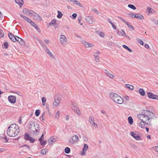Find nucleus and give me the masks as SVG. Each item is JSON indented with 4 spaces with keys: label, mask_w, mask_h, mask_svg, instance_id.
Masks as SVG:
<instances>
[{
    "label": "nucleus",
    "mask_w": 158,
    "mask_h": 158,
    "mask_svg": "<svg viewBox=\"0 0 158 158\" xmlns=\"http://www.w3.org/2000/svg\"><path fill=\"white\" fill-rule=\"evenodd\" d=\"M19 127L15 124L10 125L7 130L8 135L10 137H15L17 135L19 132Z\"/></svg>",
    "instance_id": "f257e3e1"
},
{
    "label": "nucleus",
    "mask_w": 158,
    "mask_h": 158,
    "mask_svg": "<svg viewBox=\"0 0 158 158\" xmlns=\"http://www.w3.org/2000/svg\"><path fill=\"white\" fill-rule=\"evenodd\" d=\"M28 127L31 133L33 134L37 135L40 132L39 126L37 123L31 122L28 125Z\"/></svg>",
    "instance_id": "f03ea898"
},
{
    "label": "nucleus",
    "mask_w": 158,
    "mask_h": 158,
    "mask_svg": "<svg viewBox=\"0 0 158 158\" xmlns=\"http://www.w3.org/2000/svg\"><path fill=\"white\" fill-rule=\"evenodd\" d=\"M110 97L114 102L118 104H122L123 102V98L116 94L111 93L110 94Z\"/></svg>",
    "instance_id": "7ed1b4c3"
},
{
    "label": "nucleus",
    "mask_w": 158,
    "mask_h": 158,
    "mask_svg": "<svg viewBox=\"0 0 158 158\" xmlns=\"http://www.w3.org/2000/svg\"><path fill=\"white\" fill-rule=\"evenodd\" d=\"M144 114H147L148 118V120H150V122H151L152 119L156 117L155 114L147 110H144Z\"/></svg>",
    "instance_id": "20e7f679"
},
{
    "label": "nucleus",
    "mask_w": 158,
    "mask_h": 158,
    "mask_svg": "<svg viewBox=\"0 0 158 158\" xmlns=\"http://www.w3.org/2000/svg\"><path fill=\"white\" fill-rule=\"evenodd\" d=\"M24 138L25 139L29 141L31 143H33L35 141V139L31 137L29 135L26 133L24 135Z\"/></svg>",
    "instance_id": "39448f33"
},
{
    "label": "nucleus",
    "mask_w": 158,
    "mask_h": 158,
    "mask_svg": "<svg viewBox=\"0 0 158 158\" xmlns=\"http://www.w3.org/2000/svg\"><path fill=\"white\" fill-rule=\"evenodd\" d=\"M60 43L63 45H65L66 44L67 39L66 37L64 35H61L60 37Z\"/></svg>",
    "instance_id": "423d86ee"
},
{
    "label": "nucleus",
    "mask_w": 158,
    "mask_h": 158,
    "mask_svg": "<svg viewBox=\"0 0 158 158\" xmlns=\"http://www.w3.org/2000/svg\"><path fill=\"white\" fill-rule=\"evenodd\" d=\"M72 108L74 111V112L76 113L78 115L80 114V112L79 110V108L77 106V104L74 102L72 103Z\"/></svg>",
    "instance_id": "0eeeda50"
},
{
    "label": "nucleus",
    "mask_w": 158,
    "mask_h": 158,
    "mask_svg": "<svg viewBox=\"0 0 158 158\" xmlns=\"http://www.w3.org/2000/svg\"><path fill=\"white\" fill-rule=\"evenodd\" d=\"M82 44L86 48H92L94 46V45L91 43H89L84 40L81 41Z\"/></svg>",
    "instance_id": "6e6552de"
},
{
    "label": "nucleus",
    "mask_w": 158,
    "mask_h": 158,
    "mask_svg": "<svg viewBox=\"0 0 158 158\" xmlns=\"http://www.w3.org/2000/svg\"><path fill=\"white\" fill-rule=\"evenodd\" d=\"M9 101L11 103H15L16 101V97L15 96L10 95L8 97Z\"/></svg>",
    "instance_id": "1a4fd4ad"
},
{
    "label": "nucleus",
    "mask_w": 158,
    "mask_h": 158,
    "mask_svg": "<svg viewBox=\"0 0 158 158\" xmlns=\"http://www.w3.org/2000/svg\"><path fill=\"white\" fill-rule=\"evenodd\" d=\"M131 135L136 140H139L141 139L140 136L137 134L135 132H131Z\"/></svg>",
    "instance_id": "9d476101"
},
{
    "label": "nucleus",
    "mask_w": 158,
    "mask_h": 158,
    "mask_svg": "<svg viewBox=\"0 0 158 158\" xmlns=\"http://www.w3.org/2000/svg\"><path fill=\"white\" fill-rule=\"evenodd\" d=\"M146 124L150 126L152 125V123H146ZM146 125L145 122L143 121H142L141 122H140L139 124V126L140 127H141L143 128H145L146 127Z\"/></svg>",
    "instance_id": "9b49d317"
},
{
    "label": "nucleus",
    "mask_w": 158,
    "mask_h": 158,
    "mask_svg": "<svg viewBox=\"0 0 158 158\" xmlns=\"http://www.w3.org/2000/svg\"><path fill=\"white\" fill-rule=\"evenodd\" d=\"M94 118L92 117H90L89 118V121L90 124L92 125V126H95V127L97 128L98 125L94 123Z\"/></svg>",
    "instance_id": "f8f14e48"
},
{
    "label": "nucleus",
    "mask_w": 158,
    "mask_h": 158,
    "mask_svg": "<svg viewBox=\"0 0 158 158\" xmlns=\"http://www.w3.org/2000/svg\"><path fill=\"white\" fill-rule=\"evenodd\" d=\"M88 146L87 144H84L83 148L81 152L82 155H84L85 154L88 148Z\"/></svg>",
    "instance_id": "ddd939ff"
},
{
    "label": "nucleus",
    "mask_w": 158,
    "mask_h": 158,
    "mask_svg": "<svg viewBox=\"0 0 158 158\" xmlns=\"http://www.w3.org/2000/svg\"><path fill=\"white\" fill-rule=\"evenodd\" d=\"M143 113V119H142V121L144 122H146L147 121H148V122H150V120H148V118L146 114H144V110L143 111V112H142Z\"/></svg>",
    "instance_id": "4468645a"
},
{
    "label": "nucleus",
    "mask_w": 158,
    "mask_h": 158,
    "mask_svg": "<svg viewBox=\"0 0 158 158\" xmlns=\"http://www.w3.org/2000/svg\"><path fill=\"white\" fill-rule=\"evenodd\" d=\"M33 16L34 19L36 20L41 21L42 20V17L36 13H35L34 15H33Z\"/></svg>",
    "instance_id": "2eb2a0df"
},
{
    "label": "nucleus",
    "mask_w": 158,
    "mask_h": 158,
    "mask_svg": "<svg viewBox=\"0 0 158 158\" xmlns=\"http://www.w3.org/2000/svg\"><path fill=\"white\" fill-rule=\"evenodd\" d=\"M85 19L86 21L90 24H92L94 22L93 20V17L91 16L87 17Z\"/></svg>",
    "instance_id": "dca6fc26"
},
{
    "label": "nucleus",
    "mask_w": 158,
    "mask_h": 158,
    "mask_svg": "<svg viewBox=\"0 0 158 158\" xmlns=\"http://www.w3.org/2000/svg\"><path fill=\"white\" fill-rule=\"evenodd\" d=\"M147 95L148 96V97L150 99H156V95H155L153 94L152 93L150 92H147Z\"/></svg>",
    "instance_id": "f3484780"
},
{
    "label": "nucleus",
    "mask_w": 158,
    "mask_h": 158,
    "mask_svg": "<svg viewBox=\"0 0 158 158\" xmlns=\"http://www.w3.org/2000/svg\"><path fill=\"white\" fill-rule=\"evenodd\" d=\"M55 141L56 139L53 138L52 137H51L48 140V144L49 145H51Z\"/></svg>",
    "instance_id": "a211bd4d"
},
{
    "label": "nucleus",
    "mask_w": 158,
    "mask_h": 158,
    "mask_svg": "<svg viewBox=\"0 0 158 158\" xmlns=\"http://www.w3.org/2000/svg\"><path fill=\"white\" fill-rule=\"evenodd\" d=\"M134 18H138L139 19H144V17L143 16L140 14H135Z\"/></svg>",
    "instance_id": "6ab92c4d"
},
{
    "label": "nucleus",
    "mask_w": 158,
    "mask_h": 158,
    "mask_svg": "<svg viewBox=\"0 0 158 158\" xmlns=\"http://www.w3.org/2000/svg\"><path fill=\"white\" fill-rule=\"evenodd\" d=\"M23 12L24 14L29 15H31L33 14L31 12L30 10L26 8L23 9Z\"/></svg>",
    "instance_id": "aec40b11"
},
{
    "label": "nucleus",
    "mask_w": 158,
    "mask_h": 158,
    "mask_svg": "<svg viewBox=\"0 0 158 158\" xmlns=\"http://www.w3.org/2000/svg\"><path fill=\"white\" fill-rule=\"evenodd\" d=\"M15 2L20 7L22 6L24 2L23 0H15Z\"/></svg>",
    "instance_id": "412c9836"
},
{
    "label": "nucleus",
    "mask_w": 158,
    "mask_h": 158,
    "mask_svg": "<svg viewBox=\"0 0 158 158\" xmlns=\"http://www.w3.org/2000/svg\"><path fill=\"white\" fill-rule=\"evenodd\" d=\"M0 137L2 138L4 142H7L8 141V139H7L6 136L5 135H2L0 136Z\"/></svg>",
    "instance_id": "4be33fe9"
},
{
    "label": "nucleus",
    "mask_w": 158,
    "mask_h": 158,
    "mask_svg": "<svg viewBox=\"0 0 158 158\" xmlns=\"http://www.w3.org/2000/svg\"><path fill=\"white\" fill-rule=\"evenodd\" d=\"M46 52L52 58H54V56L52 52L50 51L48 49H45Z\"/></svg>",
    "instance_id": "5701e85b"
},
{
    "label": "nucleus",
    "mask_w": 158,
    "mask_h": 158,
    "mask_svg": "<svg viewBox=\"0 0 158 158\" xmlns=\"http://www.w3.org/2000/svg\"><path fill=\"white\" fill-rule=\"evenodd\" d=\"M139 93L142 96H144L145 95V91L143 89L140 88L139 89Z\"/></svg>",
    "instance_id": "b1692460"
},
{
    "label": "nucleus",
    "mask_w": 158,
    "mask_h": 158,
    "mask_svg": "<svg viewBox=\"0 0 158 158\" xmlns=\"http://www.w3.org/2000/svg\"><path fill=\"white\" fill-rule=\"evenodd\" d=\"M56 20L54 19L52 20L49 23V25L50 26H54L56 24Z\"/></svg>",
    "instance_id": "393cba45"
},
{
    "label": "nucleus",
    "mask_w": 158,
    "mask_h": 158,
    "mask_svg": "<svg viewBox=\"0 0 158 158\" xmlns=\"http://www.w3.org/2000/svg\"><path fill=\"white\" fill-rule=\"evenodd\" d=\"M60 103L59 101L55 100H54V102L53 103V106L54 107H56L59 106V104Z\"/></svg>",
    "instance_id": "a878e982"
},
{
    "label": "nucleus",
    "mask_w": 158,
    "mask_h": 158,
    "mask_svg": "<svg viewBox=\"0 0 158 158\" xmlns=\"http://www.w3.org/2000/svg\"><path fill=\"white\" fill-rule=\"evenodd\" d=\"M39 142H40V143L41 145L42 146L45 145L47 143V141L45 139L40 140V141H39Z\"/></svg>",
    "instance_id": "bb28decb"
},
{
    "label": "nucleus",
    "mask_w": 158,
    "mask_h": 158,
    "mask_svg": "<svg viewBox=\"0 0 158 158\" xmlns=\"http://www.w3.org/2000/svg\"><path fill=\"white\" fill-rule=\"evenodd\" d=\"M128 121L129 123L131 124V125L133 123V119L131 117V116H129L128 117Z\"/></svg>",
    "instance_id": "cd10ccee"
},
{
    "label": "nucleus",
    "mask_w": 158,
    "mask_h": 158,
    "mask_svg": "<svg viewBox=\"0 0 158 158\" xmlns=\"http://www.w3.org/2000/svg\"><path fill=\"white\" fill-rule=\"evenodd\" d=\"M122 46L123 48L127 50L129 52H132V50L128 46H127L126 45L124 44Z\"/></svg>",
    "instance_id": "c85d7f7f"
},
{
    "label": "nucleus",
    "mask_w": 158,
    "mask_h": 158,
    "mask_svg": "<svg viewBox=\"0 0 158 158\" xmlns=\"http://www.w3.org/2000/svg\"><path fill=\"white\" fill-rule=\"evenodd\" d=\"M125 86L128 89H131V90H133L134 89V87L131 85L129 84H126L125 85Z\"/></svg>",
    "instance_id": "c756f323"
},
{
    "label": "nucleus",
    "mask_w": 158,
    "mask_h": 158,
    "mask_svg": "<svg viewBox=\"0 0 158 158\" xmlns=\"http://www.w3.org/2000/svg\"><path fill=\"white\" fill-rule=\"evenodd\" d=\"M70 152V149L68 147H66L64 149V152L67 153L69 154Z\"/></svg>",
    "instance_id": "7c9ffc66"
},
{
    "label": "nucleus",
    "mask_w": 158,
    "mask_h": 158,
    "mask_svg": "<svg viewBox=\"0 0 158 158\" xmlns=\"http://www.w3.org/2000/svg\"><path fill=\"white\" fill-rule=\"evenodd\" d=\"M63 15V14L60 11H58V15L57 16V17L58 18L60 19L62 18V17Z\"/></svg>",
    "instance_id": "2f4dec72"
},
{
    "label": "nucleus",
    "mask_w": 158,
    "mask_h": 158,
    "mask_svg": "<svg viewBox=\"0 0 158 158\" xmlns=\"http://www.w3.org/2000/svg\"><path fill=\"white\" fill-rule=\"evenodd\" d=\"M20 16L21 17H22L23 19H24L27 22V20H29V18L28 17L24 16V15L20 14Z\"/></svg>",
    "instance_id": "473e14b6"
},
{
    "label": "nucleus",
    "mask_w": 158,
    "mask_h": 158,
    "mask_svg": "<svg viewBox=\"0 0 158 158\" xmlns=\"http://www.w3.org/2000/svg\"><path fill=\"white\" fill-rule=\"evenodd\" d=\"M47 149L46 148H44L42 149L41 151V153L43 155H45L46 153V151Z\"/></svg>",
    "instance_id": "72a5a7b5"
},
{
    "label": "nucleus",
    "mask_w": 158,
    "mask_h": 158,
    "mask_svg": "<svg viewBox=\"0 0 158 158\" xmlns=\"http://www.w3.org/2000/svg\"><path fill=\"white\" fill-rule=\"evenodd\" d=\"M128 6L133 10H135L136 9V7L134 5L132 4H128Z\"/></svg>",
    "instance_id": "f704fd0d"
},
{
    "label": "nucleus",
    "mask_w": 158,
    "mask_h": 158,
    "mask_svg": "<svg viewBox=\"0 0 158 158\" xmlns=\"http://www.w3.org/2000/svg\"><path fill=\"white\" fill-rule=\"evenodd\" d=\"M72 137L73 138V140L75 143L78 139V137L77 135H74L72 136Z\"/></svg>",
    "instance_id": "c9c22d12"
},
{
    "label": "nucleus",
    "mask_w": 158,
    "mask_h": 158,
    "mask_svg": "<svg viewBox=\"0 0 158 158\" xmlns=\"http://www.w3.org/2000/svg\"><path fill=\"white\" fill-rule=\"evenodd\" d=\"M143 113L142 114H139L137 115L138 118L142 121V119H143Z\"/></svg>",
    "instance_id": "e433bc0d"
},
{
    "label": "nucleus",
    "mask_w": 158,
    "mask_h": 158,
    "mask_svg": "<svg viewBox=\"0 0 158 158\" xmlns=\"http://www.w3.org/2000/svg\"><path fill=\"white\" fill-rule=\"evenodd\" d=\"M4 36V33L2 29L0 30V37H3Z\"/></svg>",
    "instance_id": "4c0bfd02"
},
{
    "label": "nucleus",
    "mask_w": 158,
    "mask_h": 158,
    "mask_svg": "<svg viewBox=\"0 0 158 158\" xmlns=\"http://www.w3.org/2000/svg\"><path fill=\"white\" fill-rule=\"evenodd\" d=\"M40 114V110H36L35 112V114L36 116H38Z\"/></svg>",
    "instance_id": "58836bf2"
},
{
    "label": "nucleus",
    "mask_w": 158,
    "mask_h": 158,
    "mask_svg": "<svg viewBox=\"0 0 158 158\" xmlns=\"http://www.w3.org/2000/svg\"><path fill=\"white\" fill-rule=\"evenodd\" d=\"M4 48L5 49H7L8 47V44L7 42H4L3 43Z\"/></svg>",
    "instance_id": "ea45409f"
},
{
    "label": "nucleus",
    "mask_w": 158,
    "mask_h": 158,
    "mask_svg": "<svg viewBox=\"0 0 158 158\" xmlns=\"http://www.w3.org/2000/svg\"><path fill=\"white\" fill-rule=\"evenodd\" d=\"M42 105L43 106H44L45 105V103L46 102V99L44 97H43L42 98Z\"/></svg>",
    "instance_id": "a19ab883"
},
{
    "label": "nucleus",
    "mask_w": 158,
    "mask_h": 158,
    "mask_svg": "<svg viewBox=\"0 0 158 158\" xmlns=\"http://www.w3.org/2000/svg\"><path fill=\"white\" fill-rule=\"evenodd\" d=\"M39 32H40V30L39 27L36 24V25H35V26L34 27Z\"/></svg>",
    "instance_id": "79ce46f5"
},
{
    "label": "nucleus",
    "mask_w": 158,
    "mask_h": 158,
    "mask_svg": "<svg viewBox=\"0 0 158 158\" xmlns=\"http://www.w3.org/2000/svg\"><path fill=\"white\" fill-rule=\"evenodd\" d=\"M109 77L110 78L113 79L114 77V76L112 74H111L110 73L108 74V75H106Z\"/></svg>",
    "instance_id": "37998d69"
},
{
    "label": "nucleus",
    "mask_w": 158,
    "mask_h": 158,
    "mask_svg": "<svg viewBox=\"0 0 158 158\" xmlns=\"http://www.w3.org/2000/svg\"><path fill=\"white\" fill-rule=\"evenodd\" d=\"M69 142L70 143L72 144H73L75 143L73 140V138L72 137V138H71L69 139Z\"/></svg>",
    "instance_id": "c03bdc74"
},
{
    "label": "nucleus",
    "mask_w": 158,
    "mask_h": 158,
    "mask_svg": "<svg viewBox=\"0 0 158 158\" xmlns=\"http://www.w3.org/2000/svg\"><path fill=\"white\" fill-rule=\"evenodd\" d=\"M9 38L10 39L14 36V35L11 33H9L8 34Z\"/></svg>",
    "instance_id": "a18cd8bd"
},
{
    "label": "nucleus",
    "mask_w": 158,
    "mask_h": 158,
    "mask_svg": "<svg viewBox=\"0 0 158 158\" xmlns=\"http://www.w3.org/2000/svg\"><path fill=\"white\" fill-rule=\"evenodd\" d=\"M15 36L16 35L14 36L12 38L10 39V40L14 42H15L16 41L17 37Z\"/></svg>",
    "instance_id": "49530a36"
},
{
    "label": "nucleus",
    "mask_w": 158,
    "mask_h": 158,
    "mask_svg": "<svg viewBox=\"0 0 158 158\" xmlns=\"http://www.w3.org/2000/svg\"><path fill=\"white\" fill-rule=\"evenodd\" d=\"M77 16V14L75 13H74L72 14L71 16V18L73 19H75Z\"/></svg>",
    "instance_id": "de8ad7c7"
},
{
    "label": "nucleus",
    "mask_w": 158,
    "mask_h": 158,
    "mask_svg": "<svg viewBox=\"0 0 158 158\" xmlns=\"http://www.w3.org/2000/svg\"><path fill=\"white\" fill-rule=\"evenodd\" d=\"M60 112L59 111H57L55 116V118H57L59 116Z\"/></svg>",
    "instance_id": "09e8293b"
},
{
    "label": "nucleus",
    "mask_w": 158,
    "mask_h": 158,
    "mask_svg": "<svg viewBox=\"0 0 158 158\" xmlns=\"http://www.w3.org/2000/svg\"><path fill=\"white\" fill-rule=\"evenodd\" d=\"M99 54V52L98 51L97 52L94 53V57H98V55Z\"/></svg>",
    "instance_id": "8fccbe9b"
},
{
    "label": "nucleus",
    "mask_w": 158,
    "mask_h": 158,
    "mask_svg": "<svg viewBox=\"0 0 158 158\" xmlns=\"http://www.w3.org/2000/svg\"><path fill=\"white\" fill-rule=\"evenodd\" d=\"M19 43L22 45H25V42L24 40L23 39L22 40L20 41Z\"/></svg>",
    "instance_id": "3c124183"
},
{
    "label": "nucleus",
    "mask_w": 158,
    "mask_h": 158,
    "mask_svg": "<svg viewBox=\"0 0 158 158\" xmlns=\"http://www.w3.org/2000/svg\"><path fill=\"white\" fill-rule=\"evenodd\" d=\"M121 31V32H120V33L122 34V35L123 36H125L126 34L124 31L123 30H122Z\"/></svg>",
    "instance_id": "603ef678"
},
{
    "label": "nucleus",
    "mask_w": 158,
    "mask_h": 158,
    "mask_svg": "<svg viewBox=\"0 0 158 158\" xmlns=\"http://www.w3.org/2000/svg\"><path fill=\"white\" fill-rule=\"evenodd\" d=\"M17 38H18V39L16 38V41H17L19 43H20V41H21V40H22V39L21 38H20L19 37L15 36Z\"/></svg>",
    "instance_id": "864d4df0"
},
{
    "label": "nucleus",
    "mask_w": 158,
    "mask_h": 158,
    "mask_svg": "<svg viewBox=\"0 0 158 158\" xmlns=\"http://www.w3.org/2000/svg\"><path fill=\"white\" fill-rule=\"evenodd\" d=\"M138 42L140 45H143V42L142 40H141L139 39L138 40Z\"/></svg>",
    "instance_id": "5fc2aeb1"
},
{
    "label": "nucleus",
    "mask_w": 158,
    "mask_h": 158,
    "mask_svg": "<svg viewBox=\"0 0 158 158\" xmlns=\"http://www.w3.org/2000/svg\"><path fill=\"white\" fill-rule=\"evenodd\" d=\"M55 100L56 101H59V102H60V99L59 97H58L57 96H56L55 98Z\"/></svg>",
    "instance_id": "6e6d98bb"
},
{
    "label": "nucleus",
    "mask_w": 158,
    "mask_h": 158,
    "mask_svg": "<svg viewBox=\"0 0 158 158\" xmlns=\"http://www.w3.org/2000/svg\"><path fill=\"white\" fill-rule=\"evenodd\" d=\"M44 138V134H43L41 135V137L39 139V141H40V140H43Z\"/></svg>",
    "instance_id": "4d7b16f0"
},
{
    "label": "nucleus",
    "mask_w": 158,
    "mask_h": 158,
    "mask_svg": "<svg viewBox=\"0 0 158 158\" xmlns=\"http://www.w3.org/2000/svg\"><path fill=\"white\" fill-rule=\"evenodd\" d=\"M95 13H96L97 14H99V12L98 10L95 8H93L92 10Z\"/></svg>",
    "instance_id": "13d9d810"
},
{
    "label": "nucleus",
    "mask_w": 158,
    "mask_h": 158,
    "mask_svg": "<svg viewBox=\"0 0 158 158\" xmlns=\"http://www.w3.org/2000/svg\"><path fill=\"white\" fill-rule=\"evenodd\" d=\"M123 22H124V23H126V24L128 26V27L130 25V24L128 22H127L125 20H123Z\"/></svg>",
    "instance_id": "bf43d9fd"
},
{
    "label": "nucleus",
    "mask_w": 158,
    "mask_h": 158,
    "mask_svg": "<svg viewBox=\"0 0 158 158\" xmlns=\"http://www.w3.org/2000/svg\"><path fill=\"white\" fill-rule=\"evenodd\" d=\"M134 15H135L134 14L132 13H130L128 14V15L129 16H130V17H132L133 18H134Z\"/></svg>",
    "instance_id": "052dcab7"
},
{
    "label": "nucleus",
    "mask_w": 158,
    "mask_h": 158,
    "mask_svg": "<svg viewBox=\"0 0 158 158\" xmlns=\"http://www.w3.org/2000/svg\"><path fill=\"white\" fill-rule=\"evenodd\" d=\"M131 146L132 148H134L135 149H136L137 148V147L134 144H131Z\"/></svg>",
    "instance_id": "680f3d73"
},
{
    "label": "nucleus",
    "mask_w": 158,
    "mask_h": 158,
    "mask_svg": "<svg viewBox=\"0 0 158 158\" xmlns=\"http://www.w3.org/2000/svg\"><path fill=\"white\" fill-rule=\"evenodd\" d=\"M21 147H27L28 148V149H30V146L26 144H24L21 146Z\"/></svg>",
    "instance_id": "e2e57ef3"
},
{
    "label": "nucleus",
    "mask_w": 158,
    "mask_h": 158,
    "mask_svg": "<svg viewBox=\"0 0 158 158\" xmlns=\"http://www.w3.org/2000/svg\"><path fill=\"white\" fill-rule=\"evenodd\" d=\"M3 19V15L2 14L1 12L0 11V19L1 20H2Z\"/></svg>",
    "instance_id": "0e129e2a"
},
{
    "label": "nucleus",
    "mask_w": 158,
    "mask_h": 158,
    "mask_svg": "<svg viewBox=\"0 0 158 158\" xmlns=\"http://www.w3.org/2000/svg\"><path fill=\"white\" fill-rule=\"evenodd\" d=\"M100 35L102 37H104V34L102 32H101L100 33Z\"/></svg>",
    "instance_id": "69168bd1"
},
{
    "label": "nucleus",
    "mask_w": 158,
    "mask_h": 158,
    "mask_svg": "<svg viewBox=\"0 0 158 158\" xmlns=\"http://www.w3.org/2000/svg\"><path fill=\"white\" fill-rule=\"evenodd\" d=\"M39 42L40 43L42 46H43V45L44 44L42 40H40Z\"/></svg>",
    "instance_id": "338daca9"
},
{
    "label": "nucleus",
    "mask_w": 158,
    "mask_h": 158,
    "mask_svg": "<svg viewBox=\"0 0 158 158\" xmlns=\"http://www.w3.org/2000/svg\"><path fill=\"white\" fill-rule=\"evenodd\" d=\"M153 148H155V151L157 152H158V146H155Z\"/></svg>",
    "instance_id": "774afa93"
}]
</instances>
